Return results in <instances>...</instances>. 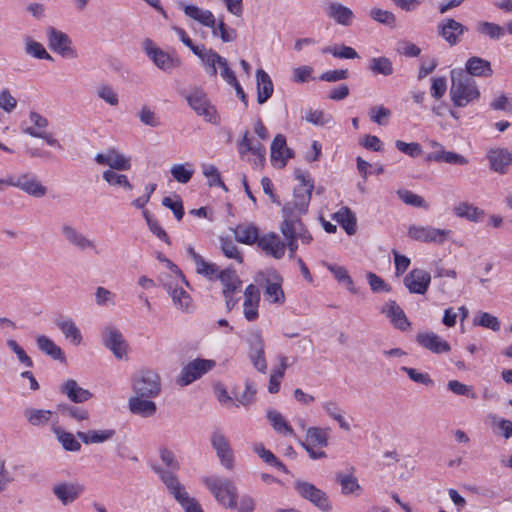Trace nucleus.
Instances as JSON below:
<instances>
[{"instance_id":"1","label":"nucleus","mask_w":512,"mask_h":512,"mask_svg":"<svg viewBox=\"0 0 512 512\" xmlns=\"http://www.w3.org/2000/svg\"><path fill=\"white\" fill-rule=\"evenodd\" d=\"M450 76V97L456 107H466L479 99L480 91L476 81L469 77L463 69L451 70Z\"/></svg>"},{"instance_id":"2","label":"nucleus","mask_w":512,"mask_h":512,"mask_svg":"<svg viewBox=\"0 0 512 512\" xmlns=\"http://www.w3.org/2000/svg\"><path fill=\"white\" fill-rule=\"evenodd\" d=\"M185 99L198 116L203 117L205 121L211 124H220V116L215 106L210 102L207 94L202 89H193L186 94Z\"/></svg>"},{"instance_id":"3","label":"nucleus","mask_w":512,"mask_h":512,"mask_svg":"<svg viewBox=\"0 0 512 512\" xmlns=\"http://www.w3.org/2000/svg\"><path fill=\"white\" fill-rule=\"evenodd\" d=\"M328 438V429L311 427L306 431L305 441L298 437L296 440L305 448L311 459L318 460L327 456L322 448L328 445Z\"/></svg>"},{"instance_id":"4","label":"nucleus","mask_w":512,"mask_h":512,"mask_svg":"<svg viewBox=\"0 0 512 512\" xmlns=\"http://www.w3.org/2000/svg\"><path fill=\"white\" fill-rule=\"evenodd\" d=\"M143 45L146 55L160 70L170 73L181 66V59L176 54L162 50L152 40L146 39Z\"/></svg>"},{"instance_id":"5","label":"nucleus","mask_w":512,"mask_h":512,"mask_svg":"<svg viewBox=\"0 0 512 512\" xmlns=\"http://www.w3.org/2000/svg\"><path fill=\"white\" fill-rule=\"evenodd\" d=\"M280 231L285 239H295L304 245H309L313 240L311 233L301 221V217L295 216V214L283 215Z\"/></svg>"},{"instance_id":"6","label":"nucleus","mask_w":512,"mask_h":512,"mask_svg":"<svg viewBox=\"0 0 512 512\" xmlns=\"http://www.w3.org/2000/svg\"><path fill=\"white\" fill-rule=\"evenodd\" d=\"M133 391L136 395L155 398L161 392L159 375L150 370L141 371L133 380Z\"/></svg>"},{"instance_id":"7","label":"nucleus","mask_w":512,"mask_h":512,"mask_svg":"<svg viewBox=\"0 0 512 512\" xmlns=\"http://www.w3.org/2000/svg\"><path fill=\"white\" fill-rule=\"evenodd\" d=\"M46 34L48 46L54 53L68 59L77 57V52L73 47L72 40L66 33L54 27H48Z\"/></svg>"},{"instance_id":"8","label":"nucleus","mask_w":512,"mask_h":512,"mask_svg":"<svg viewBox=\"0 0 512 512\" xmlns=\"http://www.w3.org/2000/svg\"><path fill=\"white\" fill-rule=\"evenodd\" d=\"M314 184L308 186H297L294 189L293 200L287 202L282 209L283 215L295 214V216L302 217L306 214L311 200Z\"/></svg>"},{"instance_id":"9","label":"nucleus","mask_w":512,"mask_h":512,"mask_svg":"<svg viewBox=\"0 0 512 512\" xmlns=\"http://www.w3.org/2000/svg\"><path fill=\"white\" fill-rule=\"evenodd\" d=\"M60 234L68 245L76 248L77 250L87 251L96 249L95 241L81 232L70 222H64L60 226Z\"/></svg>"},{"instance_id":"10","label":"nucleus","mask_w":512,"mask_h":512,"mask_svg":"<svg viewBox=\"0 0 512 512\" xmlns=\"http://www.w3.org/2000/svg\"><path fill=\"white\" fill-rule=\"evenodd\" d=\"M451 234V230L432 226L411 225L408 229V236L411 239L425 243L443 244Z\"/></svg>"},{"instance_id":"11","label":"nucleus","mask_w":512,"mask_h":512,"mask_svg":"<svg viewBox=\"0 0 512 512\" xmlns=\"http://www.w3.org/2000/svg\"><path fill=\"white\" fill-rule=\"evenodd\" d=\"M158 454L163 467L152 465V469L162 480H175L176 472L180 469V462L175 452L167 446H161L158 449Z\"/></svg>"},{"instance_id":"12","label":"nucleus","mask_w":512,"mask_h":512,"mask_svg":"<svg viewBox=\"0 0 512 512\" xmlns=\"http://www.w3.org/2000/svg\"><path fill=\"white\" fill-rule=\"evenodd\" d=\"M215 366V361L208 359H195L183 367L177 383L187 386L196 381Z\"/></svg>"},{"instance_id":"13","label":"nucleus","mask_w":512,"mask_h":512,"mask_svg":"<svg viewBox=\"0 0 512 512\" xmlns=\"http://www.w3.org/2000/svg\"><path fill=\"white\" fill-rule=\"evenodd\" d=\"M210 442L220 463L225 468L231 469L233 467L234 454L228 438L221 430L216 429L211 433Z\"/></svg>"},{"instance_id":"14","label":"nucleus","mask_w":512,"mask_h":512,"mask_svg":"<svg viewBox=\"0 0 512 512\" xmlns=\"http://www.w3.org/2000/svg\"><path fill=\"white\" fill-rule=\"evenodd\" d=\"M257 247L266 256L276 260L282 259L286 251L285 241L275 232L262 234Z\"/></svg>"},{"instance_id":"15","label":"nucleus","mask_w":512,"mask_h":512,"mask_svg":"<svg viewBox=\"0 0 512 512\" xmlns=\"http://www.w3.org/2000/svg\"><path fill=\"white\" fill-rule=\"evenodd\" d=\"M209 491L226 508L237 506V491L231 482H207Z\"/></svg>"},{"instance_id":"16","label":"nucleus","mask_w":512,"mask_h":512,"mask_svg":"<svg viewBox=\"0 0 512 512\" xmlns=\"http://www.w3.org/2000/svg\"><path fill=\"white\" fill-rule=\"evenodd\" d=\"M404 286L412 294L424 295L430 286L431 275L424 269H412L403 279Z\"/></svg>"},{"instance_id":"17","label":"nucleus","mask_w":512,"mask_h":512,"mask_svg":"<svg viewBox=\"0 0 512 512\" xmlns=\"http://www.w3.org/2000/svg\"><path fill=\"white\" fill-rule=\"evenodd\" d=\"M95 161L99 165L109 166L113 171H127L131 168V158L114 148L96 154Z\"/></svg>"},{"instance_id":"18","label":"nucleus","mask_w":512,"mask_h":512,"mask_svg":"<svg viewBox=\"0 0 512 512\" xmlns=\"http://www.w3.org/2000/svg\"><path fill=\"white\" fill-rule=\"evenodd\" d=\"M248 343V357L254 368L260 373H266L267 362L265 359V344L263 338L259 333H254L250 335Z\"/></svg>"},{"instance_id":"19","label":"nucleus","mask_w":512,"mask_h":512,"mask_svg":"<svg viewBox=\"0 0 512 512\" xmlns=\"http://www.w3.org/2000/svg\"><path fill=\"white\" fill-rule=\"evenodd\" d=\"M467 28L453 18H445L437 25V32L450 46L460 42L461 36Z\"/></svg>"},{"instance_id":"20","label":"nucleus","mask_w":512,"mask_h":512,"mask_svg":"<svg viewBox=\"0 0 512 512\" xmlns=\"http://www.w3.org/2000/svg\"><path fill=\"white\" fill-rule=\"evenodd\" d=\"M103 344L116 358L121 359L127 353V342L122 333L114 327H106L102 332Z\"/></svg>"},{"instance_id":"21","label":"nucleus","mask_w":512,"mask_h":512,"mask_svg":"<svg viewBox=\"0 0 512 512\" xmlns=\"http://www.w3.org/2000/svg\"><path fill=\"white\" fill-rule=\"evenodd\" d=\"M296 490L303 498L309 500L318 508L324 511L331 509V505L326 494L315 487L311 482H297Z\"/></svg>"},{"instance_id":"22","label":"nucleus","mask_w":512,"mask_h":512,"mask_svg":"<svg viewBox=\"0 0 512 512\" xmlns=\"http://www.w3.org/2000/svg\"><path fill=\"white\" fill-rule=\"evenodd\" d=\"M16 188L35 198H42L47 194V187L30 172L17 175Z\"/></svg>"},{"instance_id":"23","label":"nucleus","mask_w":512,"mask_h":512,"mask_svg":"<svg viewBox=\"0 0 512 512\" xmlns=\"http://www.w3.org/2000/svg\"><path fill=\"white\" fill-rule=\"evenodd\" d=\"M83 490L84 487L77 482H56L52 487L53 494L65 506L78 499Z\"/></svg>"},{"instance_id":"24","label":"nucleus","mask_w":512,"mask_h":512,"mask_svg":"<svg viewBox=\"0 0 512 512\" xmlns=\"http://www.w3.org/2000/svg\"><path fill=\"white\" fill-rule=\"evenodd\" d=\"M177 5L184 12L185 16L200 25L208 28L214 26L215 16L210 10L203 9L197 5L187 4L184 1L178 2Z\"/></svg>"},{"instance_id":"25","label":"nucleus","mask_w":512,"mask_h":512,"mask_svg":"<svg viewBox=\"0 0 512 512\" xmlns=\"http://www.w3.org/2000/svg\"><path fill=\"white\" fill-rule=\"evenodd\" d=\"M381 312L385 314L387 318H389L390 322L396 329L407 331L410 328V321L408 320L403 309L394 300H389L386 302L383 305Z\"/></svg>"},{"instance_id":"26","label":"nucleus","mask_w":512,"mask_h":512,"mask_svg":"<svg viewBox=\"0 0 512 512\" xmlns=\"http://www.w3.org/2000/svg\"><path fill=\"white\" fill-rule=\"evenodd\" d=\"M233 234L237 242L245 245H257L262 234L259 227L253 222H243L233 229Z\"/></svg>"},{"instance_id":"27","label":"nucleus","mask_w":512,"mask_h":512,"mask_svg":"<svg viewBox=\"0 0 512 512\" xmlns=\"http://www.w3.org/2000/svg\"><path fill=\"white\" fill-rule=\"evenodd\" d=\"M23 415L27 422L34 427H44L51 423L52 426L57 425V414L52 410L26 408Z\"/></svg>"},{"instance_id":"28","label":"nucleus","mask_w":512,"mask_h":512,"mask_svg":"<svg viewBox=\"0 0 512 512\" xmlns=\"http://www.w3.org/2000/svg\"><path fill=\"white\" fill-rule=\"evenodd\" d=\"M260 302V293L257 287L250 284L244 291L243 314L246 320L255 321L258 314V307Z\"/></svg>"},{"instance_id":"29","label":"nucleus","mask_w":512,"mask_h":512,"mask_svg":"<svg viewBox=\"0 0 512 512\" xmlns=\"http://www.w3.org/2000/svg\"><path fill=\"white\" fill-rule=\"evenodd\" d=\"M490 169L505 174L512 163V153L505 148H492L487 153Z\"/></svg>"},{"instance_id":"30","label":"nucleus","mask_w":512,"mask_h":512,"mask_svg":"<svg viewBox=\"0 0 512 512\" xmlns=\"http://www.w3.org/2000/svg\"><path fill=\"white\" fill-rule=\"evenodd\" d=\"M168 489L185 512H204L200 504L189 496L186 490L180 485V482H169Z\"/></svg>"},{"instance_id":"31","label":"nucleus","mask_w":512,"mask_h":512,"mask_svg":"<svg viewBox=\"0 0 512 512\" xmlns=\"http://www.w3.org/2000/svg\"><path fill=\"white\" fill-rule=\"evenodd\" d=\"M417 342L423 348L436 354L446 353L451 349L450 344L434 332L419 333Z\"/></svg>"},{"instance_id":"32","label":"nucleus","mask_w":512,"mask_h":512,"mask_svg":"<svg viewBox=\"0 0 512 512\" xmlns=\"http://www.w3.org/2000/svg\"><path fill=\"white\" fill-rule=\"evenodd\" d=\"M264 298L271 304H283L285 294L282 289V277L279 274H273L265 282Z\"/></svg>"},{"instance_id":"33","label":"nucleus","mask_w":512,"mask_h":512,"mask_svg":"<svg viewBox=\"0 0 512 512\" xmlns=\"http://www.w3.org/2000/svg\"><path fill=\"white\" fill-rule=\"evenodd\" d=\"M146 396L134 395L128 401L129 410L132 414L143 418L152 417L157 411L156 403Z\"/></svg>"},{"instance_id":"34","label":"nucleus","mask_w":512,"mask_h":512,"mask_svg":"<svg viewBox=\"0 0 512 512\" xmlns=\"http://www.w3.org/2000/svg\"><path fill=\"white\" fill-rule=\"evenodd\" d=\"M469 77H490L493 74L491 63L478 56L470 57L463 70Z\"/></svg>"},{"instance_id":"35","label":"nucleus","mask_w":512,"mask_h":512,"mask_svg":"<svg viewBox=\"0 0 512 512\" xmlns=\"http://www.w3.org/2000/svg\"><path fill=\"white\" fill-rule=\"evenodd\" d=\"M294 156L293 151L287 147L286 139L282 134H277L271 144V160L279 162L281 167Z\"/></svg>"},{"instance_id":"36","label":"nucleus","mask_w":512,"mask_h":512,"mask_svg":"<svg viewBox=\"0 0 512 512\" xmlns=\"http://www.w3.org/2000/svg\"><path fill=\"white\" fill-rule=\"evenodd\" d=\"M326 13L337 24L343 26H350L354 18L353 11L338 2H330L326 7Z\"/></svg>"},{"instance_id":"37","label":"nucleus","mask_w":512,"mask_h":512,"mask_svg":"<svg viewBox=\"0 0 512 512\" xmlns=\"http://www.w3.org/2000/svg\"><path fill=\"white\" fill-rule=\"evenodd\" d=\"M266 417L276 433L297 439L294 429L279 411L275 409H268Z\"/></svg>"},{"instance_id":"38","label":"nucleus","mask_w":512,"mask_h":512,"mask_svg":"<svg viewBox=\"0 0 512 512\" xmlns=\"http://www.w3.org/2000/svg\"><path fill=\"white\" fill-rule=\"evenodd\" d=\"M257 102L264 104L272 96L274 85L271 77L263 69L256 71Z\"/></svg>"},{"instance_id":"39","label":"nucleus","mask_w":512,"mask_h":512,"mask_svg":"<svg viewBox=\"0 0 512 512\" xmlns=\"http://www.w3.org/2000/svg\"><path fill=\"white\" fill-rule=\"evenodd\" d=\"M194 54L202 61V64L206 68L208 74L212 77H216V65H219L223 57L214 50L207 49L204 45H200V48L197 51L194 50Z\"/></svg>"},{"instance_id":"40","label":"nucleus","mask_w":512,"mask_h":512,"mask_svg":"<svg viewBox=\"0 0 512 512\" xmlns=\"http://www.w3.org/2000/svg\"><path fill=\"white\" fill-rule=\"evenodd\" d=\"M36 345L42 353L49 356L53 360L60 362L66 361L65 354L61 347L46 335H38L36 337Z\"/></svg>"},{"instance_id":"41","label":"nucleus","mask_w":512,"mask_h":512,"mask_svg":"<svg viewBox=\"0 0 512 512\" xmlns=\"http://www.w3.org/2000/svg\"><path fill=\"white\" fill-rule=\"evenodd\" d=\"M61 391L74 403H83L92 398V393L89 390L80 387L73 379L67 380L62 385Z\"/></svg>"},{"instance_id":"42","label":"nucleus","mask_w":512,"mask_h":512,"mask_svg":"<svg viewBox=\"0 0 512 512\" xmlns=\"http://www.w3.org/2000/svg\"><path fill=\"white\" fill-rule=\"evenodd\" d=\"M427 160L438 162V163L444 162V163H448V164L461 165V166L468 164V159L466 157H464L463 155L458 154L453 151H446V150L433 151V152L429 153L427 155Z\"/></svg>"},{"instance_id":"43","label":"nucleus","mask_w":512,"mask_h":512,"mask_svg":"<svg viewBox=\"0 0 512 512\" xmlns=\"http://www.w3.org/2000/svg\"><path fill=\"white\" fill-rule=\"evenodd\" d=\"M55 324L71 343L79 345L82 342L81 331L72 319H59Z\"/></svg>"},{"instance_id":"44","label":"nucleus","mask_w":512,"mask_h":512,"mask_svg":"<svg viewBox=\"0 0 512 512\" xmlns=\"http://www.w3.org/2000/svg\"><path fill=\"white\" fill-rule=\"evenodd\" d=\"M333 219L342 226L348 235L356 233V217L348 207L340 208L334 215Z\"/></svg>"},{"instance_id":"45","label":"nucleus","mask_w":512,"mask_h":512,"mask_svg":"<svg viewBox=\"0 0 512 512\" xmlns=\"http://www.w3.org/2000/svg\"><path fill=\"white\" fill-rule=\"evenodd\" d=\"M476 32L494 41L500 40L506 34L504 27L489 21H478L476 24Z\"/></svg>"},{"instance_id":"46","label":"nucleus","mask_w":512,"mask_h":512,"mask_svg":"<svg viewBox=\"0 0 512 512\" xmlns=\"http://www.w3.org/2000/svg\"><path fill=\"white\" fill-rule=\"evenodd\" d=\"M115 435V430L113 429H104V430H89L87 432H77V436L79 439L83 441V443L95 444V443H103L110 440Z\"/></svg>"},{"instance_id":"47","label":"nucleus","mask_w":512,"mask_h":512,"mask_svg":"<svg viewBox=\"0 0 512 512\" xmlns=\"http://www.w3.org/2000/svg\"><path fill=\"white\" fill-rule=\"evenodd\" d=\"M453 211L456 216L473 222H480L484 217L482 210L467 202L459 203L453 208Z\"/></svg>"},{"instance_id":"48","label":"nucleus","mask_w":512,"mask_h":512,"mask_svg":"<svg viewBox=\"0 0 512 512\" xmlns=\"http://www.w3.org/2000/svg\"><path fill=\"white\" fill-rule=\"evenodd\" d=\"M52 431L65 450L77 452L81 449L80 442L72 433L64 431L58 425L52 426Z\"/></svg>"},{"instance_id":"49","label":"nucleus","mask_w":512,"mask_h":512,"mask_svg":"<svg viewBox=\"0 0 512 512\" xmlns=\"http://www.w3.org/2000/svg\"><path fill=\"white\" fill-rule=\"evenodd\" d=\"M216 278H219L223 285V294L240 291L241 281L233 270L221 271Z\"/></svg>"},{"instance_id":"50","label":"nucleus","mask_w":512,"mask_h":512,"mask_svg":"<svg viewBox=\"0 0 512 512\" xmlns=\"http://www.w3.org/2000/svg\"><path fill=\"white\" fill-rule=\"evenodd\" d=\"M169 294L172 297L174 305L185 312H190L192 310V299L190 295L185 291L182 287H169Z\"/></svg>"},{"instance_id":"51","label":"nucleus","mask_w":512,"mask_h":512,"mask_svg":"<svg viewBox=\"0 0 512 512\" xmlns=\"http://www.w3.org/2000/svg\"><path fill=\"white\" fill-rule=\"evenodd\" d=\"M195 172L194 166L190 162L174 164L170 169L172 177L181 184L188 183Z\"/></svg>"},{"instance_id":"52","label":"nucleus","mask_w":512,"mask_h":512,"mask_svg":"<svg viewBox=\"0 0 512 512\" xmlns=\"http://www.w3.org/2000/svg\"><path fill=\"white\" fill-rule=\"evenodd\" d=\"M209 28L212 30L214 37H220L225 43L233 42L237 38L236 30L227 26L222 19L219 20L218 23L215 20L214 26Z\"/></svg>"},{"instance_id":"53","label":"nucleus","mask_w":512,"mask_h":512,"mask_svg":"<svg viewBox=\"0 0 512 512\" xmlns=\"http://www.w3.org/2000/svg\"><path fill=\"white\" fill-rule=\"evenodd\" d=\"M369 70L374 74L389 76L393 73V65L387 57H374L369 61Z\"/></svg>"},{"instance_id":"54","label":"nucleus","mask_w":512,"mask_h":512,"mask_svg":"<svg viewBox=\"0 0 512 512\" xmlns=\"http://www.w3.org/2000/svg\"><path fill=\"white\" fill-rule=\"evenodd\" d=\"M473 325L488 328L495 332L499 331L501 328L500 321L496 316L482 311L478 312L474 317Z\"/></svg>"},{"instance_id":"55","label":"nucleus","mask_w":512,"mask_h":512,"mask_svg":"<svg viewBox=\"0 0 512 512\" xmlns=\"http://www.w3.org/2000/svg\"><path fill=\"white\" fill-rule=\"evenodd\" d=\"M25 52L37 59L53 60L52 56L46 51L41 43L29 37L25 39Z\"/></svg>"},{"instance_id":"56","label":"nucleus","mask_w":512,"mask_h":512,"mask_svg":"<svg viewBox=\"0 0 512 512\" xmlns=\"http://www.w3.org/2000/svg\"><path fill=\"white\" fill-rule=\"evenodd\" d=\"M29 120L32 123V126L24 129V133L28 134L32 137V133H46V129L49 125V122L46 117L42 116L37 112H30Z\"/></svg>"},{"instance_id":"57","label":"nucleus","mask_w":512,"mask_h":512,"mask_svg":"<svg viewBox=\"0 0 512 512\" xmlns=\"http://www.w3.org/2000/svg\"><path fill=\"white\" fill-rule=\"evenodd\" d=\"M325 267L333 274L335 279L344 283L348 290L355 292L354 283L345 267L331 263H326Z\"/></svg>"},{"instance_id":"58","label":"nucleus","mask_w":512,"mask_h":512,"mask_svg":"<svg viewBox=\"0 0 512 512\" xmlns=\"http://www.w3.org/2000/svg\"><path fill=\"white\" fill-rule=\"evenodd\" d=\"M97 96L105 103L112 107L119 104V96L117 91L109 84H101L96 89Z\"/></svg>"},{"instance_id":"59","label":"nucleus","mask_w":512,"mask_h":512,"mask_svg":"<svg viewBox=\"0 0 512 512\" xmlns=\"http://www.w3.org/2000/svg\"><path fill=\"white\" fill-rule=\"evenodd\" d=\"M220 248L225 255V257L229 259H233L238 263L243 262V255L239 251L237 245L229 238H220Z\"/></svg>"},{"instance_id":"60","label":"nucleus","mask_w":512,"mask_h":512,"mask_svg":"<svg viewBox=\"0 0 512 512\" xmlns=\"http://www.w3.org/2000/svg\"><path fill=\"white\" fill-rule=\"evenodd\" d=\"M103 179L112 186H121L126 190H132L133 186L124 174H118L113 170H105L103 172Z\"/></svg>"},{"instance_id":"61","label":"nucleus","mask_w":512,"mask_h":512,"mask_svg":"<svg viewBox=\"0 0 512 512\" xmlns=\"http://www.w3.org/2000/svg\"><path fill=\"white\" fill-rule=\"evenodd\" d=\"M323 53H330L336 58L340 59H355L358 58L359 55L357 51L349 46H334V47H326L322 50Z\"/></svg>"},{"instance_id":"62","label":"nucleus","mask_w":512,"mask_h":512,"mask_svg":"<svg viewBox=\"0 0 512 512\" xmlns=\"http://www.w3.org/2000/svg\"><path fill=\"white\" fill-rule=\"evenodd\" d=\"M369 15L374 21L381 23L383 25L393 27L396 23L395 15L388 10H383L381 8H372L370 10Z\"/></svg>"},{"instance_id":"63","label":"nucleus","mask_w":512,"mask_h":512,"mask_svg":"<svg viewBox=\"0 0 512 512\" xmlns=\"http://www.w3.org/2000/svg\"><path fill=\"white\" fill-rule=\"evenodd\" d=\"M202 173L207 178L209 186H220L225 188L221 180L220 173L213 164H202Z\"/></svg>"},{"instance_id":"64","label":"nucleus","mask_w":512,"mask_h":512,"mask_svg":"<svg viewBox=\"0 0 512 512\" xmlns=\"http://www.w3.org/2000/svg\"><path fill=\"white\" fill-rule=\"evenodd\" d=\"M369 116L371 121L378 125H386L391 116V111L383 105L373 106L369 110Z\"/></svg>"}]
</instances>
